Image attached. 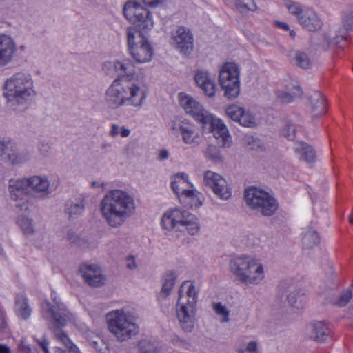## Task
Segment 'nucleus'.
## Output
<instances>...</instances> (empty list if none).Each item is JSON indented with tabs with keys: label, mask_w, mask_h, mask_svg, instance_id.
Instances as JSON below:
<instances>
[{
	"label": "nucleus",
	"mask_w": 353,
	"mask_h": 353,
	"mask_svg": "<svg viewBox=\"0 0 353 353\" xmlns=\"http://www.w3.org/2000/svg\"><path fill=\"white\" fill-rule=\"evenodd\" d=\"M134 211L133 197L119 189L108 191L100 203L101 216L112 228L121 226Z\"/></svg>",
	"instance_id": "nucleus-3"
},
{
	"label": "nucleus",
	"mask_w": 353,
	"mask_h": 353,
	"mask_svg": "<svg viewBox=\"0 0 353 353\" xmlns=\"http://www.w3.org/2000/svg\"><path fill=\"white\" fill-rule=\"evenodd\" d=\"M79 273L84 281L92 287H101L105 284L106 278L102 274L101 270L96 265L81 264Z\"/></svg>",
	"instance_id": "nucleus-20"
},
{
	"label": "nucleus",
	"mask_w": 353,
	"mask_h": 353,
	"mask_svg": "<svg viewBox=\"0 0 353 353\" xmlns=\"http://www.w3.org/2000/svg\"><path fill=\"white\" fill-rule=\"evenodd\" d=\"M85 197L82 194L72 196L64 205V212L69 220H74L84 214L85 210Z\"/></svg>",
	"instance_id": "nucleus-22"
},
{
	"label": "nucleus",
	"mask_w": 353,
	"mask_h": 353,
	"mask_svg": "<svg viewBox=\"0 0 353 353\" xmlns=\"http://www.w3.org/2000/svg\"><path fill=\"white\" fill-rule=\"evenodd\" d=\"M0 353H11V350L8 345L0 343Z\"/></svg>",
	"instance_id": "nucleus-60"
},
{
	"label": "nucleus",
	"mask_w": 353,
	"mask_h": 353,
	"mask_svg": "<svg viewBox=\"0 0 353 353\" xmlns=\"http://www.w3.org/2000/svg\"><path fill=\"white\" fill-rule=\"evenodd\" d=\"M139 349L141 353H155L156 347L148 341H143L139 344Z\"/></svg>",
	"instance_id": "nucleus-50"
},
{
	"label": "nucleus",
	"mask_w": 353,
	"mask_h": 353,
	"mask_svg": "<svg viewBox=\"0 0 353 353\" xmlns=\"http://www.w3.org/2000/svg\"><path fill=\"white\" fill-rule=\"evenodd\" d=\"M179 101L185 112L202 125L209 123V121H212V114L204 109L203 105L191 96L183 92L179 93Z\"/></svg>",
	"instance_id": "nucleus-15"
},
{
	"label": "nucleus",
	"mask_w": 353,
	"mask_h": 353,
	"mask_svg": "<svg viewBox=\"0 0 353 353\" xmlns=\"http://www.w3.org/2000/svg\"><path fill=\"white\" fill-rule=\"evenodd\" d=\"M176 276L174 272L168 271L163 276V283L160 293L161 296L167 297L171 292L175 282Z\"/></svg>",
	"instance_id": "nucleus-35"
},
{
	"label": "nucleus",
	"mask_w": 353,
	"mask_h": 353,
	"mask_svg": "<svg viewBox=\"0 0 353 353\" xmlns=\"http://www.w3.org/2000/svg\"><path fill=\"white\" fill-rule=\"evenodd\" d=\"M51 146L47 141H40L38 144V150L40 154L43 157L49 155L50 152Z\"/></svg>",
	"instance_id": "nucleus-52"
},
{
	"label": "nucleus",
	"mask_w": 353,
	"mask_h": 353,
	"mask_svg": "<svg viewBox=\"0 0 353 353\" xmlns=\"http://www.w3.org/2000/svg\"><path fill=\"white\" fill-rule=\"evenodd\" d=\"M277 26L280 28L285 30H288L290 29L288 24L285 22L278 21Z\"/></svg>",
	"instance_id": "nucleus-63"
},
{
	"label": "nucleus",
	"mask_w": 353,
	"mask_h": 353,
	"mask_svg": "<svg viewBox=\"0 0 353 353\" xmlns=\"http://www.w3.org/2000/svg\"><path fill=\"white\" fill-rule=\"evenodd\" d=\"M126 19L134 24L127 28L128 46L130 54L137 63L149 62L153 57V50L144 33L150 30L154 25L151 13L134 1H128L123 8Z\"/></svg>",
	"instance_id": "nucleus-1"
},
{
	"label": "nucleus",
	"mask_w": 353,
	"mask_h": 353,
	"mask_svg": "<svg viewBox=\"0 0 353 353\" xmlns=\"http://www.w3.org/2000/svg\"><path fill=\"white\" fill-rule=\"evenodd\" d=\"M52 300L53 305L48 301L42 304V316L43 319L50 321L48 329L58 341L65 347L73 345L68 335L62 330V328L71 320L72 314L59 299L54 297Z\"/></svg>",
	"instance_id": "nucleus-5"
},
{
	"label": "nucleus",
	"mask_w": 353,
	"mask_h": 353,
	"mask_svg": "<svg viewBox=\"0 0 353 353\" xmlns=\"http://www.w3.org/2000/svg\"><path fill=\"white\" fill-rule=\"evenodd\" d=\"M286 7L289 12L294 15L299 21V17L303 14L304 10L302 9L301 5L298 3L291 2L286 4Z\"/></svg>",
	"instance_id": "nucleus-48"
},
{
	"label": "nucleus",
	"mask_w": 353,
	"mask_h": 353,
	"mask_svg": "<svg viewBox=\"0 0 353 353\" xmlns=\"http://www.w3.org/2000/svg\"><path fill=\"white\" fill-rule=\"evenodd\" d=\"M203 184L222 200L227 201L232 196V188L226 180L217 173L207 171L204 174Z\"/></svg>",
	"instance_id": "nucleus-16"
},
{
	"label": "nucleus",
	"mask_w": 353,
	"mask_h": 353,
	"mask_svg": "<svg viewBox=\"0 0 353 353\" xmlns=\"http://www.w3.org/2000/svg\"><path fill=\"white\" fill-rule=\"evenodd\" d=\"M119 129L120 128L118 125L112 124L111 126V130L109 132V135L112 137H116L120 133Z\"/></svg>",
	"instance_id": "nucleus-58"
},
{
	"label": "nucleus",
	"mask_w": 353,
	"mask_h": 353,
	"mask_svg": "<svg viewBox=\"0 0 353 353\" xmlns=\"http://www.w3.org/2000/svg\"><path fill=\"white\" fill-rule=\"evenodd\" d=\"M98 341L92 342L93 347L99 352V353H109L107 345L101 339L97 338Z\"/></svg>",
	"instance_id": "nucleus-51"
},
{
	"label": "nucleus",
	"mask_w": 353,
	"mask_h": 353,
	"mask_svg": "<svg viewBox=\"0 0 353 353\" xmlns=\"http://www.w3.org/2000/svg\"><path fill=\"white\" fill-rule=\"evenodd\" d=\"M238 123L242 126L248 128H254L256 126L255 117L250 112H246L244 109Z\"/></svg>",
	"instance_id": "nucleus-40"
},
{
	"label": "nucleus",
	"mask_w": 353,
	"mask_h": 353,
	"mask_svg": "<svg viewBox=\"0 0 353 353\" xmlns=\"http://www.w3.org/2000/svg\"><path fill=\"white\" fill-rule=\"evenodd\" d=\"M25 179L29 190L41 194L42 198H46L50 194L49 190L50 183L46 176L35 175Z\"/></svg>",
	"instance_id": "nucleus-27"
},
{
	"label": "nucleus",
	"mask_w": 353,
	"mask_h": 353,
	"mask_svg": "<svg viewBox=\"0 0 353 353\" xmlns=\"http://www.w3.org/2000/svg\"><path fill=\"white\" fill-rule=\"evenodd\" d=\"M240 71L234 63H225L219 72V81L228 99L236 98L240 93Z\"/></svg>",
	"instance_id": "nucleus-10"
},
{
	"label": "nucleus",
	"mask_w": 353,
	"mask_h": 353,
	"mask_svg": "<svg viewBox=\"0 0 353 353\" xmlns=\"http://www.w3.org/2000/svg\"><path fill=\"white\" fill-rule=\"evenodd\" d=\"M196 305L194 299L192 302L186 303L179 290V296L176 304V314L181 328L186 332H192L195 322Z\"/></svg>",
	"instance_id": "nucleus-14"
},
{
	"label": "nucleus",
	"mask_w": 353,
	"mask_h": 353,
	"mask_svg": "<svg viewBox=\"0 0 353 353\" xmlns=\"http://www.w3.org/2000/svg\"><path fill=\"white\" fill-rule=\"evenodd\" d=\"M235 6L240 11L243 8L250 11H255L257 9V6L254 0H236Z\"/></svg>",
	"instance_id": "nucleus-43"
},
{
	"label": "nucleus",
	"mask_w": 353,
	"mask_h": 353,
	"mask_svg": "<svg viewBox=\"0 0 353 353\" xmlns=\"http://www.w3.org/2000/svg\"><path fill=\"white\" fill-rule=\"evenodd\" d=\"M244 199L248 207L264 216H270L278 210L276 200L267 192L255 187L245 190Z\"/></svg>",
	"instance_id": "nucleus-9"
},
{
	"label": "nucleus",
	"mask_w": 353,
	"mask_h": 353,
	"mask_svg": "<svg viewBox=\"0 0 353 353\" xmlns=\"http://www.w3.org/2000/svg\"><path fill=\"white\" fill-rule=\"evenodd\" d=\"M290 62L302 69H308L312 65V61L308 55L302 51L292 50L289 52Z\"/></svg>",
	"instance_id": "nucleus-31"
},
{
	"label": "nucleus",
	"mask_w": 353,
	"mask_h": 353,
	"mask_svg": "<svg viewBox=\"0 0 353 353\" xmlns=\"http://www.w3.org/2000/svg\"><path fill=\"white\" fill-rule=\"evenodd\" d=\"M168 157H169L168 151L166 150H163L160 151L159 156H158V159L160 161H163V160L167 159L168 158Z\"/></svg>",
	"instance_id": "nucleus-59"
},
{
	"label": "nucleus",
	"mask_w": 353,
	"mask_h": 353,
	"mask_svg": "<svg viewBox=\"0 0 353 353\" xmlns=\"http://www.w3.org/2000/svg\"><path fill=\"white\" fill-rule=\"evenodd\" d=\"M190 185L188 176L185 173L176 174L171 182V188L181 203L191 208H198L202 205L200 194L193 190H188Z\"/></svg>",
	"instance_id": "nucleus-11"
},
{
	"label": "nucleus",
	"mask_w": 353,
	"mask_h": 353,
	"mask_svg": "<svg viewBox=\"0 0 353 353\" xmlns=\"http://www.w3.org/2000/svg\"><path fill=\"white\" fill-rule=\"evenodd\" d=\"M17 46L9 35L0 33V70L12 63L17 57Z\"/></svg>",
	"instance_id": "nucleus-17"
},
{
	"label": "nucleus",
	"mask_w": 353,
	"mask_h": 353,
	"mask_svg": "<svg viewBox=\"0 0 353 353\" xmlns=\"http://www.w3.org/2000/svg\"><path fill=\"white\" fill-rule=\"evenodd\" d=\"M128 263L127 264V267L129 269L132 270L136 267L135 261L133 257L128 258Z\"/></svg>",
	"instance_id": "nucleus-61"
},
{
	"label": "nucleus",
	"mask_w": 353,
	"mask_h": 353,
	"mask_svg": "<svg viewBox=\"0 0 353 353\" xmlns=\"http://www.w3.org/2000/svg\"><path fill=\"white\" fill-rule=\"evenodd\" d=\"M113 65L114 70L118 74L117 79H122L123 81H134L133 77L135 74V67L132 61L129 59H123L114 61L113 63L111 62H105L103 66Z\"/></svg>",
	"instance_id": "nucleus-23"
},
{
	"label": "nucleus",
	"mask_w": 353,
	"mask_h": 353,
	"mask_svg": "<svg viewBox=\"0 0 353 353\" xmlns=\"http://www.w3.org/2000/svg\"><path fill=\"white\" fill-rule=\"evenodd\" d=\"M309 101L313 113V121L317 119L326 112L325 99L320 92H313L309 96Z\"/></svg>",
	"instance_id": "nucleus-28"
},
{
	"label": "nucleus",
	"mask_w": 353,
	"mask_h": 353,
	"mask_svg": "<svg viewBox=\"0 0 353 353\" xmlns=\"http://www.w3.org/2000/svg\"><path fill=\"white\" fill-rule=\"evenodd\" d=\"M109 331L120 341H126L137 335L139 326L123 311L117 310L108 314Z\"/></svg>",
	"instance_id": "nucleus-8"
},
{
	"label": "nucleus",
	"mask_w": 353,
	"mask_h": 353,
	"mask_svg": "<svg viewBox=\"0 0 353 353\" xmlns=\"http://www.w3.org/2000/svg\"><path fill=\"white\" fill-rule=\"evenodd\" d=\"M64 239L72 244L81 246L84 243V240L81 239L74 231L68 230Z\"/></svg>",
	"instance_id": "nucleus-47"
},
{
	"label": "nucleus",
	"mask_w": 353,
	"mask_h": 353,
	"mask_svg": "<svg viewBox=\"0 0 353 353\" xmlns=\"http://www.w3.org/2000/svg\"><path fill=\"white\" fill-rule=\"evenodd\" d=\"M205 157L213 162H221L223 157L221 155L219 147L209 144L204 152Z\"/></svg>",
	"instance_id": "nucleus-38"
},
{
	"label": "nucleus",
	"mask_w": 353,
	"mask_h": 353,
	"mask_svg": "<svg viewBox=\"0 0 353 353\" xmlns=\"http://www.w3.org/2000/svg\"><path fill=\"white\" fill-rule=\"evenodd\" d=\"M202 128L207 132H212L217 143L222 147L230 145V137L228 130L223 121L212 116L209 123H203Z\"/></svg>",
	"instance_id": "nucleus-18"
},
{
	"label": "nucleus",
	"mask_w": 353,
	"mask_h": 353,
	"mask_svg": "<svg viewBox=\"0 0 353 353\" xmlns=\"http://www.w3.org/2000/svg\"><path fill=\"white\" fill-rule=\"evenodd\" d=\"M15 311L17 316L23 319L26 320L30 317L32 310L25 295L21 294L16 296Z\"/></svg>",
	"instance_id": "nucleus-32"
},
{
	"label": "nucleus",
	"mask_w": 353,
	"mask_h": 353,
	"mask_svg": "<svg viewBox=\"0 0 353 353\" xmlns=\"http://www.w3.org/2000/svg\"><path fill=\"white\" fill-rule=\"evenodd\" d=\"M37 343L42 348L45 353H50L48 350L49 342L45 338L42 339H35Z\"/></svg>",
	"instance_id": "nucleus-56"
},
{
	"label": "nucleus",
	"mask_w": 353,
	"mask_h": 353,
	"mask_svg": "<svg viewBox=\"0 0 353 353\" xmlns=\"http://www.w3.org/2000/svg\"><path fill=\"white\" fill-rule=\"evenodd\" d=\"M36 96L32 75L18 72L7 78L3 84V97L7 108L15 112H23L30 101Z\"/></svg>",
	"instance_id": "nucleus-4"
},
{
	"label": "nucleus",
	"mask_w": 353,
	"mask_h": 353,
	"mask_svg": "<svg viewBox=\"0 0 353 353\" xmlns=\"http://www.w3.org/2000/svg\"><path fill=\"white\" fill-rule=\"evenodd\" d=\"M243 112V108L236 105H231L226 108V115L234 121L239 122L241 115Z\"/></svg>",
	"instance_id": "nucleus-41"
},
{
	"label": "nucleus",
	"mask_w": 353,
	"mask_h": 353,
	"mask_svg": "<svg viewBox=\"0 0 353 353\" xmlns=\"http://www.w3.org/2000/svg\"><path fill=\"white\" fill-rule=\"evenodd\" d=\"M174 47L184 54H189L194 48V38L191 31L184 27L179 26L172 33Z\"/></svg>",
	"instance_id": "nucleus-19"
},
{
	"label": "nucleus",
	"mask_w": 353,
	"mask_h": 353,
	"mask_svg": "<svg viewBox=\"0 0 353 353\" xmlns=\"http://www.w3.org/2000/svg\"><path fill=\"white\" fill-rule=\"evenodd\" d=\"M341 23V25L330 28L325 33L326 49L346 39L348 32L353 30V11L344 12Z\"/></svg>",
	"instance_id": "nucleus-13"
},
{
	"label": "nucleus",
	"mask_w": 353,
	"mask_h": 353,
	"mask_svg": "<svg viewBox=\"0 0 353 353\" xmlns=\"http://www.w3.org/2000/svg\"><path fill=\"white\" fill-rule=\"evenodd\" d=\"M330 333L329 326L323 321L312 322L305 329L306 336L318 343L325 342Z\"/></svg>",
	"instance_id": "nucleus-24"
},
{
	"label": "nucleus",
	"mask_w": 353,
	"mask_h": 353,
	"mask_svg": "<svg viewBox=\"0 0 353 353\" xmlns=\"http://www.w3.org/2000/svg\"><path fill=\"white\" fill-rule=\"evenodd\" d=\"M19 353H38L37 350H32L29 346L25 345L23 341L18 345Z\"/></svg>",
	"instance_id": "nucleus-55"
},
{
	"label": "nucleus",
	"mask_w": 353,
	"mask_h": 353,
	"mask_svg": "<svg viewBox=\"0 0 353 353\" xmlns=\"http://www.w3.org/2000/svg\"><path fill=\"white\" fill-rule=\"evenodd\" d=\"M182 296L185 298L186 303H189V301L192 302L194 299V305H196L197 301V292L195 286L193 284H190L186 292V295H182Z\"/></svg>",
	"instance_id": "nucleus-49"
},
{
	"label": "nucleus",
	"mask_w": 353,
	"mask_h": 353,
	"mask_svg": "<svg viewBox=\"0 0 353 353\" xmlns=\"http://www.w3.org/2000/svg\"><path fill=\"white\" fill-rule=\"evenodd\" d=\"M147 95L143 82L116 79L105 92V101L112 109L123 105L141 108L145 103Z\"/></svg>",
	"instance_id": "nucleus-2"
},
{
	"label": "nucleus",
	"mask_w": 353,
	"mask_h": 353,
	"mask_svg": "<svg viewBox=\"0 0 353 353\" xmlns=\"http://www.w3.org/2000/svg\"><path fill=\"white\" fill-rule=\"evenodd\" d=\"M18 224L25 234L32 235L34 233L32 219L22 215L18 219Z\"/></svg>",
	"instance_id": "nucleus-39"
},
{
	"label": "nucleus",
	"mask_w": 353,
	"mask_h": 353,
	"mask_svg": "<svg viewBox=\"0 0 353 353\" xmlns=\"http://www.w3.org/2000/svg\"><path fill=\"white\" fill-rule=\"evenodd\" d=\"M144 3L150 7H156L163 3L165 0H143Z\"/></svg>",
	"instance_id": "nucleus-57"
},
{
	"label": "nucleus",
	"mask_w": 353,
	"mask_h": 353,
	"mask_svg": "<svg viewBox=\"0 0 353 353\" xmlns=\"http://www.w3.org/2000/svg\"><path fill=\"white\" fill-rule=\"evenodd\" d=\"M288 305L294 309L300 310L304 307L307 302L305 292L302 289L290 292L287 296Z\"/></svg>",
	"instance_id": "nucleus-30"
},
{
	"label": "nucleus",
	"mask_w": 353,
	"mask_h": 353,
	"mask_svg": "<svg viewBox=\"0 0 353 353\" xmlns=\"http://www.w3.org/2000/svg\"><path fill=\"white\" fill-rule=\"evenodd\" d=\"M54 351L55 353H80L78 347L74 344L65 347V349L56 347Z\"/></svg>",
	"instance_id": "nucleus-54"
},
{
	"label": "nucleus",
	"mask_w": 353,
	"mask_h": 353,
	"mask_svg": "<svg viewBox=\"0 0 353 353\" xmlns=\"http://www.w3.org/2000/svg\"><path fill=\"white\" fill-rule=\"evenodd\" d=\"M294 152L299 156L300 161L307 163H314L317 159L315 149L305 142L299 143L295 147Z\"/></svg>",
	"instance_id": "nucleus-29"
},
{
	"label": "nucleus",
	"mask_w": 353,
	"mask_h": 353,
	"mask_svg": "<svg viewBox=\"0 0 353 353\" xmlns=\"http://www.w3.org/2000/svg\"><path fill=\"white\" fill-rule=\"evenodd\" d=\"M213 308L216 314L223 316V319L221 321V322H228L229 321L230 312L227 308L221 304V303H214Z\"/></svg>",
	"instance_id": "nucleus-46"
},
{
	"label": "nucleus",
	"mask_w": 353,
	"mask_h": 353,
	"mask_svg": "<svg viewBox=\"0 0 353 353\" xmlns=\"http://www.w3.org/2000/svg\"><path fill=\"white\" fill-rule=\"evenodd\" d=\"M8 161L12 165H20L28 162L30 160V155L27 152H19L15 144L14 150L9 152L7 157Z\"/></svg>",
	"instance_id": "nucleus-36"
},
{
	"label": "nucleus",
	"mask_w": 353,
	"mask_h": 353,
	"mask_svg": "<svg viewBox=\"0 0 353 353\" xmlns=\"http://www.w3.org/2000/svg\"><path fill=\"white\" fill-rule=\"evenodd\" d=\"M319 233L312 228H308L302 237V244L304 248L312 249L320 243Z\"/></svg>",
	"instance_id": "nucleus-34"
},
{
	"label": "nucleus",
	"mask_w": 353,
	"mask_h": 353,
	"mask_svg": "<svg viewBox=\"0 0 353 353\" xmlns=\"http://www.w3.org/2000/svg\"><path fill=\"white\" fill-rule=\"evenodd\" d=\"M352 297V290L350 289L345 290L341 293L338 300L336 302V305L339 307H344L350 302Z\"/></svg>",
	"instance_id": "nucleus-45"
},
{
	"label": "nucleus",
	"mask_w": 353,
	"mask_h": 353,
	"mask_svg": "<svg viewBox=\"0 0 353 353\" xmlns=\"http://www.w3.org/2000/svg\"><path fill=\"white\" fill-rule=\"evenodd\" d=\"M25 178L11 179L9 181L8 190L12 200L17 201L16 208L21 212H27L34 204V199L28 194V188Z\"/></svg>",
	"instance_id": "nucleus-12"
},
{
	"label": "nucleus",
	"mask_w": 353,
	"mask_h": 353,
	"mask_svg": "<svg viewBox=\"0 0 353 353\" xmlns=\"http://www.w3.org/2000/svg\"><path fill=\"white\" fill-rule=\"evenodd\" d=\"M296 127L292 123H288L282 130L283 135L288 140L293 141L296 138Z\"/></svg>",
	"instance_id": "nucleus-44"
},
{
	"label": "nucleus",
	"mask_w": 353,
	"mask_h": 353,
	"mask_svg": "<svg viewBox=\"0 0 353 353\" xmlns=\"http://www.w3.org/2000/svg\"><path fill=\"white\" fill-rule=\"evenodd\" d=\"M303 94L301 87L298 85L292 88H288V91L277 92V99L283 103H289L299 98Z\"/></svg>",
	"instance_id": "nucleus-33"
},
{
	"label": "nucleus",
	"mask_w": 353,
	"mask_h": 353,
	"mask_svg": "<svg viewBox=\"0 0 353 353\" xmlns=\"http://www.w3.org/2000/svg\"><path fill=\"white\" fill-rule=\"evenodd\" d=\"M120 133L122 137H127L130 135V130L125 127H122Z\"/></svg>",
	"instance_id": "nucleus-62"
},
{
	"label": "nucleus",
	"mask_w": 353,
	"mask_h": 353,
	"mask_svg": "<svg viewBox=\"0 0 353 353\" xmlns=\"http://www.w3.org/2000/svg\"><path fill=\"white\" fill-rule=\"evenodd\" d=\"M298 22L303 28L311 32L319 30L323 26L321 19L313 9L304 10Z\"/></svg>",
	"instance_id": "nucleus-25"
},
{
	"label": "nucleus",
	"mask_w": 353,
	"mask_h": 353,
	"mask_svg": "<svg viewBox=\"0 0 353 353\" xmlns=\"http://www.w3.org/2000/svg\"><path fill=\"white\" fill-rule=\"evenodd\" d=\"M245 143L252 150L257 152L265 151L267 145L265 143L259 138L254 136H248L245 137Z\"/></svg>",
	"instance_id": "nucleus-37"
},
{
	"label": "nucleus",
	"mask_w": 353,
	"mask_h": 353,
	"mask_svg": "<svg viewBox=\"0 0 353 353\" xmlns=\"http://www.w3.org/2000/svg\"><path fill=\"white\" fill-rule=\"evenodd\" d=\"M230 272L246 285H258L265 277L263 265L255 257L242 254L230 259Z\"/></svg>",
	"instance_id": "nucleus-6"
},
{
	"label": "nucleus",
	"mask_w": 353,
	"mask_h": 353,
	"mask_svg": "<svg viewBox=\"0 0 353 353\" xmlns=\"http://www.w3.org/2000/svg\"><path fill=\"white\" fill-rule=\"evenodd\" d=\"M161 225L168 230H186L190 235H194L200 230L198 219L186 210L174 208L164 214L161 219Z\"/></svg>",
	"instance_id": "nucleus-7"
},
{
	"label": "nucleus",
	"mask_w": 353,
	"mask_h": 353,
	"mask_svg": "<svg viewBox=\"0 0 353 353\" xmlns=\"http://www.w3.org/2000/svg\"><path fill=\"white\" fill-rule=\"evenodd\" d=\"M194 80L196 85L208 97L215 96L216 86L207 70H197L194 74Z\"/></svg>",
	"instance_id": "nucleus-26"
},
{
	"label": "nucleus",
	"mask_w": 353,
	"mask_h": 353,
	"mask_svg": "<svg viewBox=\"0 0 353 353\" xmlns=\"http://www.w3.org/2000/svg\"><path fill=\"white\" fill-rule=\"evenodd\" d=\"M257 351V343L255 341H252L248 343L245 349H238V353H254Z\"/></svg>",
	"instance_id": "nucleus-53"
},
{
	"label": "nucleus",
	"mask_w": 353,
	"mask_h": 353,
	"mask_svg": "<svg viewBox=\"0 0 353 353\" xmlns=\"http://www.w3.org/2000/svg\"><path fill=\"white\" fill-rule=\"evenodd\" d=\"M15 143L9 139L0 138V155L9 154V152L14 150Z\"/></svg>",
	"instance_id": "nucleus-42"
},
{
	"label": "nucleus",
	"mask_w": 353,
	"mask_h": 353,
	"mask_svg": "<svg viewBox=\"0 0 353 353\" xmlns=\"http://www.w3.org/2000/svg\"><path fill=\"white\" fill-rule=\"evenodd\" d=\"M172 130L174 134H181L183 141L185 144L193 146L199 144V136L195 131L194 125L185 120L173 122Z\"/></svg>",
	"instance_id": "nucleus-21"
},
{
	"label": "nucleus",
	"mask_w": 353,
	"mask_h": 353,
	"mask_svg": "<svg viewBox=\"0 0 353 353\" xmlns=\"http://www.w3.org/2000/svg\"><path fill=\"white\" fill-rule=\"evenodd\" d=\"M111 147V144L109 143H107V142H105V143H103L101 145V148L103 149V150H106L108 149V148H110Z\"/></svg>",
	"instance_id": "nucleus-64"
}]
</instances>
